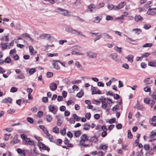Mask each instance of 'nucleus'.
I'll return each mask as SVG.
<instances>
[{"label": "nucleus", "mask_w": 156, "mask_h": 156, "mask_svg": "<svg viewBox=\"0 0 156 156\" xmlns=\"http://www.w3.org/2000/svg\"><path fill=\"white\" fill-rule=\"evenodd\" d=\"M128 137L130 139H132L133 137L132 135L130 130H129L128 131Z\"/></svg>", "instance_id": "nucleus-36"}, {"label": "nucleus", "mask_w": 156, "mask_h": 156, "mask_svg": "<svg viewBox=\"0 0 156 156\" xmlns=\"http://www.w3.org/2000/svg\"><path fill=\"white\" fill-rule=\"evenodd\" d=\"M25 144L33 145L34 144V142L33 140H30V138H27L25 141Z\"/></svg>", "instance_id": "nucleus-13"}, {"label": "nucleus", "mask_w": 156, "mask_h": 156, "mask_svg": "<svg viewBox=\"0 0 156 156\" xmlns=\"http://www.w3.org/2000/svg\"><path fill=\"white\" fill-rule=\"evenodd\" d=\"M106 19L107 20H112L113 19V18L112 16L107 15L106 17Z\"/></svg>", "instance_id": "nucleus-51"}, {"label": "nucleus", "mask_w": 156, "mask_h": 156, "mask_svg": "<svg viewBox=\"0 0 156 156\" xmlns=\"http://www.w3.org/2000/svg\"><path fill=\"white\" fill-rule=\"evenodd\" d=\"M127 42L129 43H130L131 42H134L135 41L132 39V38L128 37H127L126 39Z\"/></svg>", "instance_id": "nucleus-45"}, {"label": "nucleus", "mask_w": 156, "mask_h": 156, "mask_svg": "<svg viewBox=\"0 0 156 156\" xmlns=\"http://www.w3.org/2000/svg\"><path fill=\"white\" fill-rule=\"evenodd\" d=\"M114 50L117 52L120 53L122 51V48L121 47H119L118 46H115L114 48Z\"/></svg>", "instance_id": "nucleus-25"}, {"label": "nucleus", "mask_w": 156, "mask_h": 156, "mask_svg": "<svg viewBox=\"0 0 156 156\" xmlns=\"http://www.w3.org/2000/svg\"><path fill=\"white\" fill-rule=\"evenodd\" d=\"M57 87L56 84L54 83H51L49 87L50 89L52 91H54L56 90Z\"/></svg>", "instance_id": "nucleus-11"}, {"label": "nucleus", "mask_w": 156, "mask_h": 156, "mask_svg": "<svg viewBox=\"0 0 156 156\" xmlns=\"http://www.w3.org/2000/svg\"><path fill=\"white\" fill-rule=\"evenodd\" d=\"M10 135V134H7L5 133V136L4 137V139L5 140H8L9 138V136Z\"/></svg>", "instance_id": "nucleus-47"}, {"label": "nucleus", "mask_w": 156, "mask_h": 156, "mask_svg": "<svg viewBox=\"0 0 156 156\" xmlns=\"http://www.w3.org/2000/svg\"><path fill=\"white\" fill-rule=\"evenodd\" d=\"M59 115H57L56 116V117L58 119V122L57 125L58 126H60L62 123V122L60 119L59 118Z\"/></svg>", "instance_id": "nucleus-21"}, {"label": "nucleus", "mask_w": 156, "mask_h": 156, "mask_svg": "<svg viewBox=\"0 0 156 156\" xmlns=\"http://www.w3.org/2000/svg\"><path fill=\"white\" fill-rule=\"evenodd\" d=\"M132 31L134 32V33L137 35L139 34L142 32V30L139 28L133 29L132 30Z\"/></svg>", "instance_id": "nucleus-18"}, {"label": "nucleus", "mask_w": 156, "mask_h": 156, "mask_svg": "<svg viewBox=\"0 0 156 156\" xmlns=\"http://www.w3.org/2000/svg\"><path fill=\"white\" fill-rule=\"evenodd\" d=\"M58 55L57 53H54V54H48V56L49 57H52L53 56H57Z\"/></svg>", "instance_id": "nucleus-46"}, {"label": "nucleus", "mask_w": 156, "mask_h": 156, "mask_svg": "<svg viewBox=\"0 0 156 156\" xmlns=\"http://www.w3.org/2000/svg\"><path fill=\"white\" fill-rule=\"evenodd\" d=\"M49 111L54 114H56L58 110V108L53 105H49L48 107Z\"/></svg>", "instance_id": "nucleus-2"}, {"label": "nucleus", "mask_w": 156, "mask_h": 156, "mask_svg": "<svg viewBox=\"0 0 156 156\" xmlns=\"http://www.w3.org/2000/svg\"><path fill=\"white\" fill-rule=\"evenodd\" d=\"M151 27V26L149 24H147L144 25V28L146 30L148 29Z\"/></svg>", "instance_id": "nucleus-53"}, {"label": "nucleus", "mask_w": 156, "mask_h": 156, "mask_svg": "<svg viewBox=\"0 0 156 156\" xmlns=\"http://www.w3.org/2000/svg\"><path fill=\"white\" fill-rule=\"evenodd\" d=\"M144 147L145 150H148L150 149V147L148 144L144 145Z\"/></svg>", "instance_id": "nucleus-62"}, {"label": "nucleus", "mask_w": 156, "mask_h": 156, "mask_svg": "<svg viewBox=\"0 0 156 156\" xmlns=\"http://www.w3.org/2000/svg\"><path fill=\"white\" fill-rule=\"evenodd\" d=\"M97 8L94 4H92L88 6L87 9L90 12H95Z\"/></svg>", "instance_id": "nucleus-4"}, {"label": "nucleus", "mask_w": 156, "mask_h": 156, "mask_svg": "<svg viewBox=\"0 0 156 156\" xmlns=\"http://www.w3.org/2000/svg\"><path fill=\"white\" fill-rule=\"evenodd\" d=\"M56 12L59 14L64 16H70V12L67 10L60 8H58L56 9Z\"/></svg>", "instance_id": "nucleus-1"}, {"label": "nucleus", "mask_w": 156, "mask_h": 156, "mask_svg": "<svg viewBox=\"0 0 156 156\" xmlns=\"http://www.w3.org/2000/svg\"><path fill=\"white\" fill-rule=\"evenodd\" d=\"M81 134V132L80 131H76L74 133L75 136L76 137H79Z\"/></svg>", "instance_id": "nucleus-32"}, {"label": "nucleus", "mask_w": 156, "mask_h": 156, "mask_svg": "<svg viewBox=\"0 0 156 156\" xmlns=\"http://www.w3.org/2000/svg\"><path fill=\"white\" fill-rule=\"evenodd\" d=\"M52 131L55 133L58 134L59 132V129L57 126H55L53 129Z\"/></svg>", "instance_id": "nucleus-27"}, {"label": "nucleus", "mask_w": 156, "mask_h": 156, "mask_svg": "<svg viewBox=\"0 0 156 156\" xmlns=\"http://www.w3.org/2000/svg\"><path fill=\"white\" fill-rule=\"evenodd\" d=\"M47 76L48 78L51 77L53 76V73L51 72H48L47 73Z\"/></svg>", "instance_id": "nucleus-57"}, {"label": "nucleus", "mask_w": 156, "mask_h": 156, "mask_svg": "<svg viewBox=\"0 0 156 156\" xmlns=\"http://www.w3.org/2000/svg\"><path fill=\"white\" fill-rule=\"evenodd\" d=\"M27 121L30 123H33L34 122L33 119L30 117H28L27 119Z\"/></svg>", "instance_id": "nucleus-56"}, {"label": "nucleus", "mask_w": 156, "mask_h": 156, "mask_svg": "<svg viewBox=\"0 0 156 156\" xmlns=\"http://www.w3.org/2000/svg\"><path fill=\"white\" fill-rule=\"evenodd\" d=\"M151 55V53L149 52H146L144 53L142 56L143 58H146Z\"/></svg>", "instance_id": "nucleus-42"}, {"label": "nucleus", "mask_w": 156, "mask_h": 156, "mask_svg": "<svg viewBox=\"0 0 156 156\" xmlns=\"http://www.w3.org/2000/svg\"><path fill=\"white\" fill-rule=\"evenodd\" d=\"M85 117L87 119H89L91 117V115L90 113H87L86 114Z\"/></svg>", "instance_id": "nucleus-61"}, {"label": "nucleus", "mask_w": 156, "mask_h": 156, "mask_svg": "<svg viewBox=\"0 0 156 156\" xmlns=\"http://www.w3.org/2000/svg\"><path fill=\"white\" fill-rule=\"evenodd\" d=\"M95 20L94 21V22L96 23H98L100 22V20H101L99 16H97L95 18Z\"/></svg>", "instance_id": "nucleus-35"}, {"label": "nucleus", "mask_w": 156, "mask_h": 156, "mask_svg": "<svg viewBox=\"0 0 156 156\" xmlns=\"http://www.w3.org/2000/svg\"><path fill=\"white\" fill-rule=\"evenodd\" d=\"M81 139L85 141L88 140V136L85 134H83L81 136Z\"/></svg>", "instance_id": "nucleus-26"}, {"label": "nucleus", "mask_w": 156, "mask_h": 156, "mask_svg": "<svg viewBox=\"0 0 156 156\" xmlns=\"http://www.w3.org/2000/svg\"><path fill=\"white\" fill-rule=\"evenodd\" d=\"M108 147V146L106 145H101V147L99 148V149H102L103 150H106L107 149Z\"/></svg>", "instance_id": "nucleus-52"}, {"label": "nucleus", "mask_w": 156, "mask_h": 156, "mask_svg": "<svg viewBox=\"0 0 156 156\" xmlns=\"http://www.w3.org/2000/svg\"><path fill=\"white\" fill-rule=\"evenodd\" d=\"M87 55L89 58H94L97 57V54L96 52L88 51L86 52Z\"/></svg>", "instance_id": "nucleus-3"}, {"label": "nucleus", "mask_w": 156, "mask_h": 156, "mask_svg": "<svg viewBox=\"0 0 156 156\" xmlns=\"http://www.w3.org/2000/svg\"><path fill=\"white\" fill-rule=\"evenodd\" d=\"M7 43H1V45L2 48L3 49H6L7 47Z\"/></svg>", "instance_id": "nucleus-33"}, {"label": "nucleus", "mask_w": 156, "mask_h": 156, "mask_svg": "<svg viewBox=\"0 0 156 156\" xmlns=\"http://www.w3.org/2000/svg\"><path fill=\"white\" fill-rule=\"evenodd\" d=\"M3 156H12L11 153L9 152L4 153L3 154Z\"/></svg>", "instance_id": "nucleus-63"}, {"label": "nucleus", "mask_w": 156, "mask_h": 156, "mask_svg": "<svg viewBox=\"0 0 156 156\" xmlns=\"http://www.w3.org/2000/svg\"><path fill=\"white\" fill-rule=\"evenodd\" d=\"M65 30L66 32L70 33H71V32H72V31H73L72 30V29L69 27H66Z\"/></svg>", "instance_id": "nucleus-39"}, {"label": "nucleus", "mask_w": 156, "mask_h": 156, "mask_svg": "<svg viewBox=\"0 0 156 156\" xmlns=\"http://www.w3.org/2000/svg\"><path fill=\"white\" fill-rule=\"evenodd\" d=\"M122 67L126 69H128L129 68V65L126 63L123 64L122 65Z\"/></svg>", "instance_id": "nucleus-41"}, {"label": "nucleus", "mask_w": 156, "mask_h": 156, "mask_svg": "<svg viewBox=\"0 0 156 156\" xmlns=\"http://www.w3.org/2000/svg\"><path fill=\"white\" fill-rule=\"evenodd\" d=\"M73 118L76 121H79L80 120V117H79L76 114H73Z\"/></svg>", "instance_id": "nucleus-29"}, {"label": "nucleus", "mask_w": 156, "mask_h": 156, "mask_svg": "<svg viewBox=\"0 0 156 156\" xmlns=\"http://www.w3.org/2000/svg\"><path fill=\"white\" fill-rule=\"evenodd\" d=\"M59 62V61L58 60H54L52 63V65L54 67L57 69H59L60 68L58 64L57 63Z\"/></svg>", "instance_id": "nucleus-10"}, {"label": "nucleus", "mask_w": 156, "mask_h": 156, "mask_svg": "<svg viewBox=\"0 0 156 156\" xmlns=\"http://www.w3.org/2000/svg\"><path fill=\"white\" fill-rule=\"evenodd\" d=\"M29 51L30 53L33 55L35 54L37 52L35 51L33 46H30L29 47Z\"/></svg>", "instance_id": "nucleus-23"}, {"label": "nucleus", "mask_w": 156, "mask_h": 156, "mask_svg": "<svg viewBox=\"0 0 156 156\" xmlns=\"http://www.w3.org/2000/svg\"><path fill=\"white\" fill-rule=\"evenodd\" d=\"M67 136L70 138H71L72 137H73V134L72 133L70 132V131H69L67 132Z\"/></svg>", "instance_id": "nucleus-60"}, {"label": "nucleus", "mask_w": 156, "mask_h": 156, "mask_svg": "<svg viewBox=\"0 0 156 156\" xmlns=\"http://www.w3.org/2000/svg\"><path fill=\"white\" fill-rule=\"evenodd\" d=\"M110 57L112 60H115L117 57L118 55L116 53H113L110 55Z\"/></svg>", "instance_id": "nucleus-24"}, {"label": "nucleus", "mask_w": 156, "mask_h": 156, "mask_svg": "<svg viewBox=\"0 0 156 156\" xmlns=\"http://www.w3.org/2000/svg\"><path fill=\"white\" fill-rule=\"evenodd\" d=\"M67 42V41L66 40H61L58 41L59 44L61 45H62L64 43H66Z\"/></svg>", "instance_id": "nucleus-44"}, {"label": "nucleus", "mask_w": 156, "mask_h": 156, "mask_svg": "<svg viewBox=\"0 0 156 156\" xmlns=\"http://www.w3.org/2000/svg\"><path fill=\"white\" fill-rule=\"evenodd\" d=\"M46 119L47 121L48 122H51L53 119V118L52 116L50 115H47L46 116Z\"/></svg>", "instance_id": "nucleus-22"}, {"label": "nucleus", "mask_w": 156, "mask_h": 156, "mask_svg": "<svg viewBox=\"0 0 156 156\" xmlns=\"http://www.w3.org/2000/svg\"><path fill=\"white\" fill-rule=\"evenodd\" d=\"M144 82L147 84H150L153 83L152 80H150L149 78L144 79Z\"/></svg>", "instance_id": "nucleus-15"}, {"label": "nucleus", "mask_w": 156, "mask_h": 156, "mask_svg": "<svg viewBox=\"0 0 156 156\" xmlns=\"http://www.w3.org/2000/svg\"><path fill=\"white\" fill-rule=\"evenodd\" d=\"M17 89L16 88L14 87H12L10 89V92H15L17 91Z\"/></svg>", "instance_id": "nucleus-49"}, {"label": "nucleus", "mask_w": 156, "mask_h": 156, "mask_svg": "<svg viewBox=\"0 0 156 156\" xmlns=\"http://www.w3.org/2000/svg\"><path fill=\"white\" fill-rule=\"evenodd\" d=\"M26 70L27 72H28L30 75H32L36 71V69L35 68L31 69L29 68H26Z\"/></svg>", "instance_id": "nucleus-9"}, {"label": "nucleus", "mask_w": 156, "mask_h": 156, "mask_svg": "<svg viewBox=\"0 0 156 156\" xmlns=\"http://www.w3.org/2000/svg\"><path fill=\"white\" fill-rule=\"evenodd\" d=\"M126 5V2H121L118 5L115 6L114 8V10H118L123 8Z\"/></svg>", "instance_id": "nucleus-7"}, {"label": "nucleus", "mask_w": 156, "mask_h": 156, "mask_svg": "<svg viewBox=\"0 0 156 156\" xmlns=\"http://www.w3.org/2000/svg\"><path fill=\"white\" fill-rule=\"evenodd\" d=\"M51 38V35L50 34H41L39 37H37V39L39 38L41 39L47 38L48 40H50Z\"/></svg>", "instance_id": "nucleus-5"}, {"label": "nucleus", "mask_w": 156, "mask_h": 156, "mask_svg": "<svg viewBox=\"0 0 156 156\" xmlns=\"http://www.w3.org/2000/svg\"><path fill=\"white\" fill-rule=\"evenodd\" d=\"M11 59L9 57H7L4 60L5 63H9L11 62Z\"/></svg>", "instance_id": "nucleus-38"}, {"label": "nucleus", "mask_w": 156, "mask_h": 156, "mask_svg": "<svg viewBox=\"0 0 156 156\" xmlns=\"http://www.w3.org/2000/svg\"><path fill=\"white\" fill-rule=\"evenodd\" d=\"M81 4L80 0H76L75 4L76 6H79Z\"/></svg>", "instance_id": "nucleus-58"}, {"label": "nucleus", "mask_w": 156, "mask_h": 156, "mask_svg": "<svg viewBox=\"0 0 156 156\" xmlns=\"http://www.w3.org/2000/svg\"><path fill=\"white\" fill-rule=\"evenodd\" d=\"M25 78L23 73H21L20 75L15 76L16 79H23Z\"/></svg>", "instance_id": "nucleus-20"}, {"label": "nucleus", "mask_w": 156, "mask_h": 156, "mask_svg": "<svg viewBox=\"0 0 156 156\" xmlns=\"http://www.w3.org/2000/svg\"><path fill=\"white\" fill-rule=\"evenodd\" d=\"M76 33L77 34V35H79L80 36L83 37H86V36L84 35L83 33L81 32V31H78V30H77Z\"/></svg>", "instance_id": "nucleus-43"}, {"label": "nucleus", "mask_w": 156, "mask_h": 156, "mask_svg": "<svg viewBox=\"0 0 156 156\" xmlns=\"http://www.w3.org/2000/svg\"><path fill=\"white\" fill-rule=\"evenodd\" d=\"M60 133L62 135H64L66 133V129L64 128L61 131Z\"/></svg>", "instance_id": "nucleus-55"}, {"label": "nucleus", "mask_w": 156, "mask_h": 156, "mask_svg": "<svg viewBox=\"0 0 156 156\" xmlns=\"http://www.w3.org/2000/svg\"><path fill=\"white\" fill-rule=\"evenodd\" d=\"M2 102L3 103H8V102H9V103H12V99L10 98H5L2 100Z\"/></svg>", "instance_id": "nucleus-19"}, {"label": "nucleus", "mask_w": 156, "mask_h": 156, "mask_svg": "<svg viewBox=\"0 0 156 156\" xmlns=\"http://www.w3.org/2000/svg\"><path fill=\"white\" fill-rule=\"evenodd\" d=\"M75 17L76 20L78 21H79L80 22H83L85 21L82 18L78 16H76Z\"/></svg>", "instance_id": "nucleus-48"}, {"label": "nucleus", "mask_w": 156, "mask_h": 156, "mask_svg": "<svg viewBox=\"0 0 156 156\" xmlns=\"http://www.w3.org/2000/svg\"><path fill=\"white\" fill-rule=\"evenodd\" d=\"M84 94L83 92L82 91H80L78 93L76 94V96L79 98H81Z\"/></svg>", "instance_id": "nucleus-31"}, {"label": "nucleus", "mask_w": 156, "mask_h": 156, "mask_svg": "<svg viewBox=\"0 0 156 156\" xmlns=\"http://www.w3.org/2000/svg\"><path fill=\"white\" fill-rule=\"evenodd\" d=\"M84 127L83 128V129L87 130H89V128L90 127V125L87 124H85L84 125Z\"/></svg>", "instance_id": "nucleus-40"}, {"label": "nucleus", "mask_w": 156, "mask_h": 156, "mask_svg": "<svg viewBox=\"0 0 156 156\" xmlns=\"http://www.w3.org/2000/svg\"><path fill=\"white\" fill-rule=\"evenodd\" d=\"M107 106V104L106 102H102V104L101 105L102 108L103 109H105Z\"/></svg>", "instance_id": "nucleus-54"}, {"label": "nucleus", "mask_w": 156, "mask_h": 156, "mask_svg": "<svg viewBox=\"0 0 156 156\" xmlns=\"http://www.w3.org/2000/svg\"><path fill=\"white\" fill-rule=\"evenodd\" d=\"M125 58L127 59L128 61L132 63L133 62V56L131 55H129L128 56L125 57Z\"/></svg>", "instance_id": "nucleus-12"}, {"label": "nucleus", "mask_w": 156, "mask_h": 156, "mask_svg": "<svg viewBox=\"0 0 156 156\" xmlns=\"http://www.w3.org/2000/svg\"><path fill=\"white\" fill-rule=\"evenodd\" d=\"M38 145L39 146L41 150V149H42V150H48V151H49V149L48 148V149H47V147H46L44 144L41 142L40 140H38Z\"/></svg>", "instance_id": "nucleus-8"}, {"label": "nucleus", "mask_w": 156, "mask_h": 156, "mask_svg": "<svg viewBox=\"0 0 156 156\" xmlns=\"http://www.w3.org/2000/svg\"><path fill=\"white\" fill-rule=\"evenodd\" d=\"M144 90L145 92H148L151 91V88L149 87H146L144 88Z\"/></svg>", "instance_id": "nucleus-50"}, {"label": "nucleus", "mask_w": 156, "mask_h": 156, "mask_svg": "<svg viewBox=\"0 0 156 156\" xmlns=\"http://www.w3.org/2000/svg\"><path fill=\"white\" fill-rule=\"evenodd\" d=\"M103 35L104 36V38L105 39H112V37L109 35L108 34L106 33H104L103 34Z\"/></svg>", "instance_id": "nucleus-14"}, {"label": "nucleus", "mask_w": 156, "mask_h": 156, "mask_svg": "<svg viewBox=\"0 0 156 156\" xmlns=\"http://www.w3.org/2000/svg\"><path fill=\"white\" fill-rule=\"evenodd\" d=\"M152 45L153 44L152 43H146L143 45V47L144 48L150 47H151Z\"/></svg>", "instance_id": "nucleus-37"}, {"label": "nucleus", "mask_w": 156, "mask_h": 156, "mask_svg": "<svg viewBox=\"0 0 156 156\" xmlns=\"http://www.w3.org/2000/svg\"><path fill=\"white\" fill-rule=\"evenodd\" d=\"M147 13L150 15H155L156 14V8H149L147 12Z\"/></svg>", "instance_id": "nucleus-6"}, {"label": "nucleus", "mask_w": 156, "mask_h": 156, "mask_svg": "<svg viewBox=\"0 0 156 156\" xmlns=\"http://www.w3.org/2000/svg\"><path fill=\"white\" fill-rule=\"evenodd\" d=\"M115 7L113 5L111 4H108L107 6L108 8L110 10H111L112 9L114 10Z\"/></svg>", "instance_id": "nucleus-30"}, {"label": "nucleus", "mask_w": 156, "mask_h": 156, "mask_svg": "<svg viewBox=\"0 0 156 156\" xmlns=\"http://www.w3.org/2000/svg\"><path fill=\"white\" fill-rule=\"evenodd\" d=\"M151 100L148 98H145L144 100V101L145 103L149 104Z\"/></svg>", "instance_id": "nucleus-64"}, {"label": "nucleus", "mask_w": 156, "mask_h": 156, "mask_svg": "<svg viewBox=\"0 0 156 156\" xmlns=\"http://www.w3.org/2000/svg\"><path fill=\"white\" fill-rule=\"evenodd\" d=\"M136 22H138L143 20V18L140 15H136L134 18Z\"/></svg>", "instance_id": "nucleus-17"}, {"label": "nucleus", "mask_w": 156, "mask_h": 156, "mask_svg": "<svg viewBox=\"0 0 156 156\" xmlns=\"http://www.w3.org/2000/svg\"><path fill=\"white\" fill-rule=\"evenodd\" d=\"M148 64L149 66H155L156 65L154 61L149 62Z\"/></svg>", "instance_id": "nucleus-59"}, {"label": "nucleus", "mask_w": 156, "mask_h": 156, "mask_svg": "<svg viewBox=\"0 0 156 156\" xmlns=\"http://www.w3.org/2000/svg\"><path fill=\"white\" fill-rule=\"evenodd\" d=\"M91 141L94 143H97L98 141L97 138L95 136L92 137L90 139Z\"/></svg>", "instance_id": "nucleus-28"}, {"label": "nucleus", "mask_w": 156, "mask_h": 156, "mask_svg": "<svg viewBox=\"0 0 156 156\" xmlns=\"http://www.w3.org/2000/svg\"><path fill=\"white\" fill-rule=\"evenodd\" d=\"M75 64L78 69L81 70H83V67L79 62L78 61H76Z\"/></svg>", "instance_id": "nucleus-16"}, {"label": "nucleus", "mask_w": 156, "mask_h": 156, "mask_svg": "<svg viewBox=\"0 0 156 156\" xmlns=\"http://www.w3.org/2000/svg\"><path fill=\"white\" fill-rule=\"evenodd\" d=\"M105 5V3H100L97 5V8L98 9H99L101 8H102Z\"/></svg>", "instance_id": "nucleus-34"}]
</instances>
